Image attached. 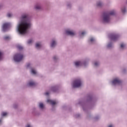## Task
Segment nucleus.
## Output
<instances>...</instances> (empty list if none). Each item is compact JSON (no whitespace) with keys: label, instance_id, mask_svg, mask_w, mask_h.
I'll use <instances>...</instances> for the list:
<instances>
[{"label":"nucleus","instance_id":"obj_28","mask_svg":"<svg viewBox=\"0 0 127 127\" xmlns=\"http://www.w3.org/2000/svg\"><path fill=\"white\" fill-rule=\"evenodd\" d=\"M7 115V113L6 112H3L2 113V117H5V116H6Z\"/></svg>","mask_w":127,"mask_h":127},{"label":"nucleus","instance_id":"obj_16","mask_svg":"<svg viewBox=\"0 0 127 127\" xmlns=\"http://www.w3.org/2000/svg\"><path fill=\"white\" fill-rule=\"evenodd\" d=\"M94 67H99L100 66V62L99 61H95L94 63Z\"/></svg>","mask_w":127,"mask_h":127},{"label":"nucleus","instance_id":"obj_30","mask_svg":"<svg viewBox=\"0 0 127 127\" xmlns=\"http://www.w3.org/2000/svg\"><path fill=\"white\" fill-rule=\"evenodd\" d=\"M35 8H36V9H40L41 7L39 5H37L35 6Z\"/></svg>","mask_w":127,"mask_h":127},{"label":"nucleus","instance_id":"obj_9","mask_svg":"<svg viewBox=\"0 0 127 127\" xmlns=\"http://www.w3.org/2000/svg\"><path fill=\"white\" fill-rule=\"evenodd\" d=\"M96 42V40L95 39V38L91 37L89 38L88 39V43L89 44H94Z\"/></svg>","mask_w":127,"mask_h":127},{"label":"nucleus","instance_id":"obj_22","mask_svg":"<svg viewBox=\"0 0 127 127\" xmlns=\"http://www.w3.org/2000/svg\"><path fill=\"white\" fill-rule=\"evenodd\" d=\"M107 127H115V125L113 124H108Z\"/></svg>","mask_w":127,"mask_h":127},{"label":"nucleus","instance_id":"obj_18","mask_svg":"<svg viewBox=\"0 0 127 127\" xmlns=\"http://www.w3.org/2000/svg\"><path fill=\"white\" fill-rule=\"evenodd\" d=\"M28 86H30V87L32 86H35V82L33 81H31L28 84Z\"/></svg>","mask_w":127,"mask_h":127},{"label":"nucleus","instance_id":"obj_34","mask_svg":"<svg viewBox=\"0 0 127 127\" xmlns=\"http://www.w3.org/2000/svg\"><path fill=\"white\" fill-rule=\"evenodd\" d=\"M7 16L8 17H10V16H11V14H10V13H8V14H7Z\"/></svg>","mask_w":127,"mask_h":127},{"label":"nucleus","instance_id":"obj_39","mask_svg":"<svg viewBox=\"0 0 127 127\" xmlns=\"http://www.w3.org/2000/svg\"><path fill=\"white\" fill-rule=\"evenodd\" d=\"M29 66H30V64H27V66L29 67Z\"/></svg>","mask_w":127,"mask_h":127},{"label":"nucleus","instance_id":"obj_4","mask_svg":"<svg viewBox=\"0 0 127 127\" xmlns=\"http://www.w3.org/2000/svg\"><path fill=\"white\" fill-rule=\"evenodd\" d=\"M108 37L111 40L117 41L120 38V34L116 32L112 33L108 35Z\"/></svg>","mask_w":127,"mask_h":127},{"label":"nucleus","instance_id":"obj_35","mask_svg":"<svg viewBox=\"0 0 127 127\" xmlns=\"http://www.w3.org/2000/svg\"><path fill=\"white\" fill-rule=\"evenodd\" d=\"M45 95H46V96H48V95H49V92H47L45 93Z\"/></svg>","mask_w":127,"mask_h":127},{"label":"nucleus","instance_id":"obj_23","mask_svg":"<svg viewBox=\"0 0 127 127\" xmlns=\"http://www.w3.org/2000/svg\"><path fill=\"white\" fill-rule=\"evenodd\" d=\"M125 47H126V46L125 45V44H122L121 45L120 48H121V49H125Z\"/></svg>","mask_w":127,"mask_h":127},{"label":"nucleus","instance_id":"obj_21","mask_svg":"<svg viewBox=\"0 0 127 127\" xmlns=\"http://www.w3.org/2000/svg\"><path fill=\"white\" fill-rule=\"evenodd\" d=\"M9 39H10V38L8 36H6L4 37V40H9Z\"/></svg>","mask_w":127,"mask_h":127},{"label":"nucleus","instance_id":"obj_38","mask_svg":"<svg viewBox=\"0 0 127 127\" xmlns=\"http://www.w3.org/2000/svg\"><path fill=\"white\" fill-rule=\"evenodd\" d=\"M26 127H30V125H27V126Z\"/></svg>","mask_w":127,"mask_h":127},{"label":"nucleus","instance_id":"obj_11","mask_svg":"<svg viewBox=\"0 0 127 127\" xmlns=\"http://www.w3.org/2000/svg\"><path fill=\"white\" fill-rule=\"evenodd\" d=\"M8 26H9V23H4L2 26L3 31H5V30H6V29H7V27H8Z\"/></svg>","mask_w":127,"mask_h":127},{"label":"nucleus","instance_id":"obj_7","mask_svg":"<svg viewBox=\"0 0 127 127\" xmlns=\"http://www.w3.org/2000/svg\"><path fill=\"white\" fill-rule=\"evenodd\" d=\"M72 88H79L80 87V79H75L72 83Z\"/></svg>","mask_w":127,"mask_h":127},{"label":"nucleus","instance_id":"obj_33","mask_svg":"<svg viewBox=\"0 0 127 127\" xmlns=\"http://www.w3.org/2000/svg\"><path fill=\"white\" fill-rule=\"evenodd\" d=\"M2 56V53L0 52V60H1Z\"/></svg>","mask_w":127,"mask_h":127},{"label":"nucleus","instance_id":"obj_24","mask_svg":"<svg viewBox=\"0 0 127 127\" xmlns=\"http://www.w3.org/2000/svg\"><path fill=\"white\" fill-rule=\"evenodd\" d=\"M31 73L34 74V75H35V74H36V71H35V70L32 69L31 70Z\"/></svg>","mask_w":127,"mask_h":127},{"label":"nucleus","instance_id":"obj_13","mask_svg":"<svg viewBox=\"0 0 127 127\" xmlns=\"http://www.w3.org/2000/svg\"><path fill=\"white\" fill-rule=\"evenodd\" d=\"M66 33L67 34V35H70L71 36H73V35H75V32L70 31L69 30H67L66 31Z\"/></svg>","mask_w":127,"mask_h":127},{"label":"nucleus","instance_id":"obj_6","mask_svg":"<svg viewBox=\"0 0 127 127\" xmlns=\"http://www.w3.org/2000/svg\"><path fill=\"white\" fill-rule=\"evenodd\" d=\"M23 59V55L17 54L14 57V60L15 62H20Z\"/></svg>","mask_w":127,"mask_h":127},{"label":"nucleus","instance_id":"obj_40","mask_svg":"<svg viewBox=\"0 0 127 127\" xmlns=\"http://www.w3.org/2000/svg\"><path fill=\"white\" fill-rule=\"evenodd\" d=\"M0 123H1V120H0Z\"/></svg>","mask_w":127,"mask_h":127},{"label":"nucleus","instance_id":"obj_19","mask_svg":"<svg viewBox=\"0 0 127 127\" xmlns=\"http://www.w3.org/2000/svg\"><path fill=\"white\" fill-rule=\"evenodd\" d=\"M56 45V42H55V41L53 40L51 45V47H54Z\"/></svg>","mask_w":127,"mask_h":127},{"label":"nucleus","instance_id":"obj_17","mask_svg":"<svg viewBox=\"0 0 127 127\" xmlns=\"http://www.w3.org/2000/svg\"><path fill=\"white\" fill-rule=\"evenodd\" d=\"M36 48L37 49H39L40 48H41V44H40V43H37L36 44Z\"/></svg>","mask_w":127,"mask_h":127},{"label":"nucleus","instance_id":"obj_15","mask_svg":"<svg viewBox=\"0 0 127 127\" xmlns=\"http://www.w3.org/2000/svg\"><path fill=\"white\" fill-rule=\"evenodd\" d=\"M86 33H87V32H86V31L82 32L80 34V39L83 38L84 37V36H85V35H86Z\"/></svg>","mask_w":127,"mask_h":127},{"label":"nucleus","instance_id":"obj_32","mask_svg":"<svg viewBox=\"0 0 127 127\" xmlns=\"http://www.w3.org/2000/svg\"><path fill=\"white\" fill-rule=\"evenodd\" d=\"M31 43H32V40L31 39L29 40V41H28V44H30Z\"/></svg>","mask_w":127,"mask_h":127},{"label":"nucleus","instance_id":"obj_3","mask_svg":"<svg viewBox=\"0 0 127 127\" xmlns=\"http://www.w3.org/2000/svg\"><path fill=\"white\" fill-rule=\"evenodd\" d=\"M113 15H116V11L115 10L103 12L101 16L102 23H110L112 19L111 16Z\"/></svg>","mask_w":127,"mask_h":127},{"label":"nucleus","instance_id":"obj_5","mask_svg":"<svg viewBox=\"0 0 127 127\" xmlns=\"http://www.w3.org/2000/svg\"><path fill=\"white\" fill-rule=\"evenodd\" d=\"M111 83L113 86H119L122 84V81L119 77H115L113 78Z\"/></svg>","mask_w":127,"mask_h":127},{"label":"nucleus","instance_id":"obj_2","mask_svg":"<svg viewBox=\"0 0 127 127\" xmlns=\"http://www.w3.org/2000/svg\"><path fill=\"white\" fill-rule=\"evenodd\" d=\"M22 21L18 26V31L20 34H25L30 24L28 22V15L24 14L22 16Z\"/></svg>","mask_w":127,"mask_h":127},{"label":"nucleus","instance_id":"obj_36","mask_svg":"<svg viewBox=\"0 0 127 127\" xmlns=\"http://www.w3.org/2000/svg\"><path fill=\"white\" fill-rule=\"evenodd\" d=\"M127 71L126 69H123V73H126V71Z\"/></svg>","mask_w":127,"mask_h":127},{"label":"nucleus","instance_id":"obj_37","mask_svg":"<svg viewBox=\"0 0 127 127\" xmlns=\"http://www.w3.org/2000/svg\"><path fill=\"white\" fill-rule=\"evenodd\" d=\"M57 59V58L56 57H54V60H56Z\"/></svg>","mask_w":127,"mask_h":127},{"label":"nucleus","instance_id":"obj_10","mask_svg":"<svg viewBox=\"0 0 127 127\" xmlns=\"http://www.w3.org/2000/svg\"><path fill=\"white\" fill-rule=\"evenodd\" d=\"M106 47L108 49H112V48H114V44L113 42H110L108 43Z\"/></svg>","mask_w":127,"mask_h":127},{"label":"nucleus","instance_id":"obj_12","mask_svg":"<svg viewBox=\"0 0 127 127\" xmlns=\"http://www.w3.org/2000/svg\"><path fill=\"white\" fill-rule=\"evenodd\" d=\"M97 7H102L104 6V3L102 1H98L96 3Z\"/></svg>","mask_w":127,"mask_h":127},{"label":"nucleus","instance_id":"obj_14","mask_svg":"<svg viewBox=\"0 0 127 127\" xmlns=\"http://www.w3.org/2000/svg\"><path fill=\"white\" fill-rule=\"evenodd\" d=\"M47 102L53 105H56V102L55 101L51 100L50 99L48 100Z\"/></svg>","mask_w":127,"mask_h":127},{"label":"nucleus","instance_id":"obj_8","mask_svg":"<svg viewBox=\"0 0 127 127\" xmlns=\"http://www.w3.org/2000/svg\"><path fill=\"white\" fill-rule=\"evenodd\" d=\"M88 64H89V60L80 61V66H84V67H86Z\"/></svg>","mask_w":127,"mask_h":127},{"label":"nucleus","instance_id":"obj_25","mask_svg":"<svg viewBox=\"0 0 127 127\" xmlns=\"http://www.w3.org/2000/svg\"><path fill=\"white\" fill-rule=\"evenodd\" d=\"M43 107H44V105H43V103H40L39 104V107L41 108V109H43Z\"/></svg>","mask_w":127,"mask_h":127},{"label":"nucleus","instance_id":"obj_1","mask_svg":"<svg viewBox=\"0 0 127 127\" xmlns=\"http://www.w3.org/2000/svg\"><path fill=\"white\" fill-rule=\"evenodd\" d=\"M97 101L98 99L94 97L92 93H88L86 96L85 101L83 103L80 102V106L84 112H87L88 110H91L96 106Z\"/></svg>","mask_w":127,"mask_h":127},{"label":"nucleus","instance_id":"obj_31","mask_svg":"<svg viewBox=\"0 0 127 127\" xmlns=\"http://www.w3.org/2000/svg\"><path fill=\"white\" fill-rule=\"evenodd\" d=\"M17 48L18 49H19V50H21V49H23L22 47H21V46H17Z\"/></svg>","mask_w":127,"mask_h":127},{"label":"nucleus","instance_id":"obj_26","mask_svg":"<svg viewBox=\"0 0 127 127\" xmlns=\"http://www.w3.org/2000/svg\"><path fill=\"white\" fill-rule=\"evenodd\" d=\"M99 119H100V116H97L94 118L95 121H98V120H99Z\"/></svg>","mask_w":127,"mask_h":127},{"label":"nucleus","instance_id":"obj_29","mask_svg":"<svg viewBox=\"0 0 127 127\" xmlns=\"http://www.w3.org/2000/svg\"><path fill=\"white\" fill-rule=\"evenodd\" d=\"M84 84L83 81L82 80H80V87H82V86H83V85Z\"/></svg>","mask_w":127,"mask_h":127},{"label":"nucleus","instance_id":"obj_27","mask_svg":"<svg viewBox=\"0 0 127 127\" xmlns=\"http://www.w3.org/2000/svg\"><path fill=\"white\" fill-rule=\"evenodd\" d=\"M75 66H79L80 65V62H76L75 63Z\"/></svg>","mask_w":127,"mask_h":127},{"label":"nucleus","instance_id":"obj_20","mask_svg":"<svg viewBox=\"0 0 127 127\" xmlns=\"http://www.w3.org/2000/svg\"><path fill=\"white\" fill-rule=\"evenodd\" d=\"M121 10L123 13H125L126 12H127V8H126V7H124L121 9Z\"/></svg>","mask_w":127,"mask_h":127}]
</instances>
